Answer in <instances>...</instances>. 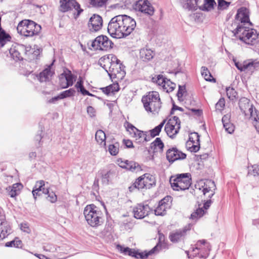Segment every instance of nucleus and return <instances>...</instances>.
Segmentation results:
<instances>
[{"label":"nucleus","instance_id":"obj_1","mask_svg":"<svg viewBox=\"0 0 259 259\" xmlns=\"http://www.w3.org/2000/svg\"><path fill=\"white\" fill-rule=\"evenodd\" d=\"M136 26L135 20L126 15H119L112 18L108 25V32L115 38L125 37L131 33Z\"/></svg>","mask_w":259,"mask_h":259},{"label":"nucleus","instance_id":"obj_2","mask_svg":"<svg viewBox=\"0 0 259 259\" xmlns=\"http://www.w3.org/2000/svg\"><path fill=\"white\" fill-rule=\"evenodd\" d=\"M234 35L248 45L253 46L259 42V33L254 29H249L239 24L233 31Z\"/></svg>","mask_w":259,"mask_h":259},{"label":"nucleus","instance_id":"obj_3","mask_svg":"<svg viewBox=\"0 0 259 259\" xmlns=\"http://www.w3.org/2000/svg\"><path fill=\"white\" fill-rule=\"evenodd\" d=\"M83 214L87 222L92 227H96L103 223L102 212L94 204L88 205L84 208Z\"/></svg>","mask_w":259,"mask_h":259},{"label":"nucleus","instance_id":"obj_4","mask_svg":"<svg viewBox=\"0 0 259 259\" xmlns=\"http://www.w3.org/2000/svg\"><path fill=\"white\" fill-rule=\"evenodd\" d=\"M142 102L147 111L158 113L161 107L159 94L157 92H149L142 97Z\"/></svg>","mask_w":259,"mask_h":259},{"label":"nucleus","instance_id":"obj_5","mask_svg":"<svg viewBox=\"0 0 259 259\" xmlns=\"http://www.w3.org/2000/svg\"><path fill=\"white\" fill-rule=\"evenodd\" d=\"M41 29L40 25L28 19L21 21L17 27L18 33L25 37H31L37 35Z\"/></svg>","mask_w":259,"mask_h":259},{"label":"nucleus","instance_id":"obj_6","mask_svg":"<svg viewBox=\"0 0 259 259\" xmlns=\"http://www.w3.org/2000/svg\"><path fill=\"white\" fill-rule=\"evenodd\" d=\"M191 175L189 173L178 174L171 176L169 182L174 190H185L188 189L191 184Z\"/></svg>","mask_w":259,"mask_h":259},{"label":"nucleus","instance_id":"obj_7","mask_svg":"<svg viewBox=\"0 0 259 259\" xmlns=\"http://www.w3.org/2000/svg\"><path fill=\"white\" fill-rule=\"evenodd\" d=\"M155 178L149 174H145L137 179L135 182L128 187V190L132 192L136 189L139 190L143 189H150L155 186Z\"/></svg>","mask_w":259,"mask_h":259},{"label":"nucleus","instance_id":"obj_8","mask_svg":"<svg viewBox=\"0 0 259 259\" xmlns=\"http://www.w3.org/2000/svg\"><path fill=\"white\" fill-rule=\"evenodd\" d=\"M159 246V244L154 246L150 251H145L144 252H139L137 251L133 250L128 247H124L120 245H117L116 246L117 249L120 251L121 253L125 255H128L130 256L135 257L136 258H140L141 259L146 258L148 256L152 255L157 250Z\"/></svg>","mask_w":259,"mask_h":259},{"label":"nucleus","instance_id":"obj_9","mask_svg":"<svg viewBox=\"0 0 259 259\" xmlns=\"http://www.w3.org/2000/svg\"><path fill=\"white\" fill-rule=\"evenodd\" d=\"M104 60L110 63L108 70H106L108 75L111 78L117 77V75L121 73V71L120 61L113 54L109 55L106 59L104 58Z\"/></svg>","mask_w":259,"mask_h":259},{"label":"nucleus","instance_id":"obj_10","mask_svg":"<svg viewBox=\"0 0 259 259\" xmlns=\"http://www.w3.org/2000/svg\"><path fill=\"white\" fill-rule=\"evenodd\" d=\"M32 49L30 46H25L23 45L12 46L9 50V53L15 61L23 60L22 53L26 56L32 53Z\"/></svg>","mask_w":259,"mask_h":259},{"label":"nucleus","instance_id":"obj_11","mask_svg":"<svg viewBox=\"0 0 259 259\" xmlns=\"http://www.w3.org/2000/svg\"><path fill=\"white\" fill-rule=\"evenodd\" d=\"M113 43L105 35L97 36L91 43L94 50L106 51L112 48Z\"/></svg>","mask_w":259,"mask_h":259},{"label":"nucleus","instance_id":"obj_12","mask_svg":"<svg viewBox=\"0 0 259 259\" xmlns=\"http://www.w3.org/2000/svg\"><path fill=\"white\" fill-rule=\"evenodd\" d=\"M60 4L59 10L62 12H66L74 9L77 12L75 18L83 11L80 5L75 0H60Z\"/></svg>","mask_w":259,"mask_h":259},{"label":"nucleus","instance_id":"obj_13","mask_svg":"<svg viewBox=\"0 0 259 259\" xmlns=\"http://www.w3.org/2000/svg\"><path fill=\"white\" fill-rule=\"evenodd\" d=\"M136 11L141 12L148 16H152L154 14V9L147 0H139L134 6Z\"/></svg>","mask_w":259,"mask_h":259},{"label":"nucleus","instance_id":"obj_14","mask_svg":"<svg viewBox=\"0 0 259 259\" xmlns=\"http://www.w3.org/2000/svg\"><path fill=\"white\" fill-rule=\"evenodd\" d=\"M239 106L240 110L245 116H252L257 110L253 105L250 103V100L246 98H241L239 101Z\"/></svg>","mask_w":259,"mask_h":259},{"label":"nucleus","instance_id":"obj_15","mask_svg":"<svg viewBox=\"0 0 259 259\" xmlns=\"http://www.w3.org/2000/svg\"><path fill=\"white\" fill-rule=\"evenodd\" d=\"M167 160L170 163L179 160H183L186 158V154L179 150L176 147H172L168 149L166 152Z\"/></svg>","mask_w":259,"mask_h":259},{"label":"nucleus","instance_id":"obj_16","mask_svg":"<svg viewBox=\"0 0 259 259\" xmlns=\"http://www.w3.org/2000/svg\"><path fill=\"white\" fill-rule=\"evenodd\" d=\"M198 185L200 186L199 188L200 190L202 189V191L204 195L208 193V197L210 198L214 195L213 190L215 189V185L213 181L210 180H206L205 182L200 181Z\"/></svg>","mask_w":259,"mask_h":259},{"label":"nucleus","instance_id":"obj_17","mask_svg":"<svg viewBox=\"0 0 259 259\" xmlns=\"http://www.w3.org/2000/svg\"><path fill=\"white\" fill-rule=\"evenodd\" d=\"M126 130L129 132L130 134L133 138H135V141L138 143H143V138L147 132H143L137 128L133 124L128 123Z\"/></svg>","mask_w":259,"mask_h":259},{"label":"nucleus","instance_id":"obj_18","mask_svg":"<svg viewBox=\"0 0 259 259\" xmlns=\"http://www.w3.org/2000/svg\"><path fill=\"white\" fill-rule=\"evenodd\" d=\"M102 17L98 15H93L90 19L88 27L91 31L96 32L100 30L102 26Z\"/></svg>","mask_w":259,"mask_h":259},{"label":"nucleus","instance_id":"obj_19","mask_svg":"<svg viewBox=\"0 0 259 259\" xmlns=\"http://www.w3.org/2000/svg\"><path fill=\"white\" fill-rule=\"evenodd\" d=\"M190 226L185 227L182 229L177 230L170 234L169 238L174 243H176L183 240L188 231L190 230Z\"/></svg>","mask_w":259,"mask_h":259},{"label":"nucleus","instance_id":"obj_20","mask_svg":"<svg viewBox=\"0 0 259 259\" xmlns=\"http://www.w3.org/2000/svg\"><path fill=\"white\" fill-rule=\"evenodd\" d=\"M150 209L148 205L138 204L133 209L134 217L137 219H142L148 214Z\"/></svg>","mask_w":259,"mask_h":259},{"label":"nucleus","instance_id":"obj_21","mask_svg":"<svg viewBox=\"0 0 259 259\" xmlns=\"http://www.w3.org/2000/svg\"><path fill=\"white\" fill-rule=\"evenodd\" d=\"M53 65V62L48 66L46 68L39 73L38 79L40 82H46L50 80L51 77L54 74V71L52 70Z\"/></svg>","mask_w":259,"mask_h":259},{"label":"nucleus","instance_id":"obj_22","mask_svg":"<svg viewBox=\"0 0 259 259\" xmlns=\"http://www.w3.org/2000/svg\"><path fill=\"white\" fill-rule=\"evenodd\" d=\"M235 18L237 20L240 21L243 24L248 23L250 24H251L249 21V15L247 12V9L245 8H241L238 10L237 13L235 16Z\"/></svg>","mask_w":259,"mask_h":259},{"label":"nucleus","instance_id":"obj_23","mask_svg":"<svg viewBox=\"0 0 259 259\" xmlns=\"http://www.w3.org/2000/svg\"><path fill=\"white\" fill-rule=\"evenodd\" d=\"M166 200L167 199L164 198L159 202L158 206L154 210L155 215H164L166 214V209L169 207V204L166 202Z\"/></svg>","mask_w":259,"mask_h":259},{"label":"nucleus","instance_id":"obj_24","mask_svg":"<svg viewBox=\"0 0 259 259\" xmlns=\"http://www.w3.org/2000/svg\"><path fill=\"white\" fill-rule=\"evenodd\" d=\"M67 72L66 77H65V81H63L61 83V88L66 89L73 84L75 80V76L71 73V71L68 69H66Z\"/></svg>","mask_w":259,"mask_h":259},{"label":"nucleus","instance_id":"obj_25","mask_svg":"<svg viewBox=\"0 0 259 259\" xmlns=\"http://www.w3.org/2000/svg\"><path fill=\"white\" fill-rule=\"evenodd\" d=\"M154 56L152 50L147 48L141 49L140 51V57L145 62H148L151 60Z\"/></svg>","mask_w":259,"mask_h":259},{"label":"nucleus","instance_id":"obj_26","mask_svg":"<svg viewBox=\"0 0 259 259\" xmlns=\"http://www.w3.org/2000/svg\"><path fill=\"white\" fill-rule=\"evenodd\" d=\"M183 7L189 11H195L197 9L199 0H182Z\"/></svg>","mask_w":259,"mask_h":259},{"label":"nucleus","instance_id":"obj_27","mask_svg":"<svg viewBox=\"0 0 259 259\" xmlns=\"http://www.w3.org/2000/svg\"><path fill=\"white\" fill-rule=\"evenodd\" d=\"M126 161L127 162L126 163L125 169L132 172H137L142 169L141 166L138 163L127 160Z\"/></svg>","mask_w":259,"mask_h":259},{"label":"nucleus","instance_id":"obj_28","mask_svg":"<svg viewBox=\"0 0 259 259\" xmlns=\"http://www.w3.org/2000/svg\"><path fill=\"white\" fill-rule=\"evenodd\" d=\"M114 172L112 170L101 172V181L103 184L107 185L109 184L110 180L114 176Z\"/></svg>","mask_w":259,"mask_h":259},{"label":"nucleus","instance_id":"obj_29","mask_svg":"<svg viewBox=\"0 0 259 259\" xmlns=\"http://www.w3.org/2000/svg\"><path fill=\"white\" fill-rule=\"evenodd\" d=\"M215 4L214 0H204V4L198 7L202 11L208 12L213 9L214 5Z\"/></svg>","mask_w":259,"mask_h":259},{"label":"nucleus","instance_id":"obj_30","mask_svg":"<svg viewBox=\"0 0 259 259\" xmlns=\"http://www.w3.org/2000/svg\"><path fill=\"white\" fill-rule=\"evenodd\" d=\"M45 182L42 180L37 181L32 190V194L34 199L36 198L37 195H39V192L42 191L43 192V188H45Z\"/></svg>","mask_w":259,"mask_h":259},{"label":"nucleus","instance_id":"obj_31","mask_svg":"<svg viewBox=\"0 0 259 259\" xmlns=\"http://www.w3.org/2000/svg\"><path fill=\"white\" fill-rule=\"evenodd\" d=\"M11 38L10 35L4 29H0V48L3 47L8 41H10Z\"/></svg>","mask_w":259,"mask_h":259},{"label":"nucleus","instance_id":"obj_32","mask_svg":"<svg viewBox=\"0 0 259 259\" xmlns=\"http://www.w3.org/2000/svg\"><path fill=\"white\" fill-rule=\"evenodd\" d=\"M166 124L177 127L175 133L178 134L179 133V130L181 128V121L178 117L176 116H173L168 120Z\"/></svg>","mask_w":259,"mask_h":259},{"label":"nucleus","instance_id":"obj_33","mask_svg":"<svg viewBox=\"0 0 259 259\" xmlns=\"http://www.w3.org/2000/svg\"><path fill=\"white\" fill-rule=\"evenodd\" d=\"M150 148L151 149H153L154 152L157 151V149L162 151L164 148V144L160 138H156L154 141L151 144Z\"/></svg>","mask_w":259,"mask_h":259},{"label":"nucleus","instance_id":"obj_34","mask_svg":"<svg viewBox=\"0 0 259 259\" xmlns=\"http://www.w3.org/2000/svg\"><path fill=\"white\" fill-rule=\"evenodd\" d=\"M95 139L100 144H103L104 146L106 145V135L102 130H99L96 132Z\"/></svg>","mask_w":259,"mask_h":259},{"label":"nucleus","instance_id":"obj_35","mask_svg":"<svg viewBox=\"0 0 259 259\" xmlns=\"http://www.w3.org/2000/svg\"><path fill=\"white\" fill-rule=\"evenodd\" d=\"M5 246L8 247H14L16 248H21L22 242L18 237H16L13 240L8 242L5 244Z\"/></svg>","mask_w":259,"mask_h":259},{"label":"nucleus","instance_id":"obj_36","mask_svg":"<svg viewBox=\"0 0 259 259\" xmlns=\"http://www.w3.org/2000/svg\"><path fill=\"white\" fill-rule=\"evenodd\" d=\"M202 75L204 76V79L209 81H213L215 82V79L213 76L211 75L207 68L204 66L202 67Z\"/></svg>","mask_w":259,"mask_h":259},{"label":"nucleus","instance_id":"obj_37","mask_svg":"<svg viewBox=\"0 0 259 259\" xmlns=\"http://www.w3.org/2000/svg\"><path fill=\"white\" fill-rule=\"evenodd\" d=\"M109 0H90V4L95 8H105Z\"/></svg>","mask_w":259,"mask_h":259},{"label":"nucleus","instance_id":"obj_38","mask_svg":"<svg viewBox=\"0 0 259 259\" xmlns=\"http://www.w3.org/2000/svg\"><path fill=\"white\" fill-rule=\"evenodd\" d=\"M43 193L48 195L47 199L51 203H54L57 201V195L53 191L50 192L48 189L43 188Z\"/></svg>","mask_w":259,"mask_h":259},{"label":"nucleus","instance_id":"obj_39","mask_svg":"<svg viewBox=\"0 0 259 259\" xmlns=\"http://www.w3.org/2000/svg\"><path fill=\"white\" fill-rule=\"evenodd\" d=\"M176 85L175 83L171 82L169 79H167L163 85V89L166 91V92L169 93L173 91L176 88Z\"/></svg>","mask_w":259,"mask_h":259},{"label":"nucleus","instance_id":"obj_40","mask_svg":"<svg viewBox=\"0 0 259 259\" xmlns=\"http://www.w3.org/2000/svg\"><path fill=\"white\" fill-rule=\"evenodd\" d=\"M177 127L174 126V125H170L166 124L164 127V130L166 133L167 135L170 137L172 138L174 136L177 134H175V131L176 130Z\"/></svg>","mask_w":259,"mask_h":259},{"label":"nucleus","instance_id":"obj_41","mask_svg":"<svg viewBox=\"0 0 259 259\" xmlns=\"http://www.w3.org/2000/svg\"><path fill=\"white\" fill-rule=\"evenodd\" d=\"M75 93V90L74 89L71 88L61 92L60 94V98L63 99L67 97L74 96Z\"/></svg>","mask_w":259,"mask_h":259},{"label":"nucleus","instance_id":"obj_42","mask_svg":"<svg viewBox=\"0 0 259 259\" xmlns=\"http://www.w3.org/2000/svg\"><path fill=\"white\" fill-rule=\"evenodd\" d=\"M119 146L118 143L110 145L108 147V151L110 154L113 156L116 155L119 152Z\"/></svg>","mask_w":259,"mask_h":259},{"label":"nucleus","instance_id":"obj_43","mask_svg":"<svg viewBox=\"0 0 259 259\" xmlns=\"http://www.w3.org/2000/svg\"><path fill=\"white\" fill-rule=\"evenodd\" d=\"M167 79V78L160 74L158 75L156 77L152 78L153 82H155L158 85L162 86V87Z\"/></svg>","mask_w":259,"mask_h":259},{"label":"nucleus","instance_id":"obj_44","mask_svg":"<svg viewBox=\"0 0 259 259\" xmlns=\"http://www.w3.org/2000/svg\"><path fill=\"white\" fill-rule=\"evenodd\" d=\"M254 121V126L259 133V111L255 110L252 116L250 117Z\"/></svg>","mask_w":259,"mask_h":259},{"label":"nucleus","instance_id":"obj_45","mask_svg":"<svg viewBox=\"0 0 259 259\" xmlns=\"http://www.w3.org/2000/svg\"><path fill=\"white\" fill-rule=\"evenodd\" d=\"M248 174L253 176H259V165L254 164L248 167Z\"/></svg>","mask_w":259,"mask_h":259},{"label":"nucleus","instance_id":"obj_46","mask_svg":"<svg viewBox=\"0 0 259 259\" xmlns=\"http://www.w3.org/2000/svg\"><path fill=\"white\" fill-rule=\"evenodd\" d=\"M205 213V210L203 208H198L195 211L193 212L191 215V219L194 220L195 219L199 218L203 215Z\"/></svg>","mask_w":259,"mask_h":259},{"label":"nucleus","instance_id":"obj_47","mask_svg":"<svg viewBox=\"0 0 259 259\" xmlns=\"http://www.w3.org/2000/svg\"><path fill=\"white\" fill-rule=\"evenodd\" d=\"M218 9L220 10L227 9L230 5V2H228L225 0H218Z\"/></svg>","mask_w":259,"mask_h":259},{"label":"nucleus","instance_id":"obj_48","mask_svg":"<svg viewBox=\"0 0 259 259\" xmlns=\"http://www.w3.org/2000/svg\"><path fill=\"white\" fill-rule=\"evenodd\" d=\"M235 65L240 71H245L246 70H248L249 65L247 64V62H244L242 64L238 62L235 61Z\"/></svg>","mask_w":259,"mask_h":259},{"label":"nucleus","instance_id":"obj_49","mask_svg":"<svg viewBox=\"0 0 259 259\" xmlns=\"http://www.w3.org/2000/svg\"><path fill=\"white\" fill-rule=\"evenodd\" d=\"M186 147L191 152H196L200 148L199 143H198V145H194V144H191V143L187 142Z\"/></svg>","mask_w":259,"mask_h":259},{"label":"nucleus","instance_id":"obj_50","mask_svg":"<svg viewBox=\"0 0 259 259\" xmlns=\"http://www.w3.org/2000/svg\"><path fill=\"white\" fill-rule=\"evenodd\" d=\"M226 93L230 99L233 100L237 95V93L233 88H228L226 89Z\"/></svg>","mask_w":259,"mask_h":259},{"label":"nucleus","instance_id":"obj_51","mask_svg":"<svg viewBox=\"0 0 259 259\" xmlns=\"http://www.w3.org/2000/svg\"><path fill=\"white\" fill-rule=\"evenodd\" d=\"M195 139L197 141V143H199V135L197 133L195 132L191 133L189 136V141L187 142L191 143V144H194L195 143Z\"/></svg>","mask_w":259,"mask_h":259},{"label":"nucleus","instance_id":"obj_52","mask_svg":"<svg viewBox=\"0 0 259 259\" xmlns=\"http://www.w3.org/2000/svg\"><path fill=\"white\" fill-rule=\"evenodd\" d=\"M247 64L248 65V70L252 71L254 69H256L259 67V61H251L249 62H247Z\"/></svg>","mask_w":259,"mask_h":259},{"label":"nucleus","instance_id":"obj_53","mask_svg":"<svg viewBox=\"0 0 259 259\" xmlns=\"http://www.w3.org/2000/svg\"><path fill=\"white\" fill-rule=\"evenodd\" d=\"M186 92V88L185 85H179V90L178 91V93L177 94V96L178 97V98L179 100H180V99L182 98L184 93Z\"/></svg>","mask_w":259,"mask_h":259},{"label":"nucleus","instance_id":"obj_54","mask_svg":"<svg viewBox=\"0 0 259 259\" xmlns=\"http://www.w3.org/2000/svg\"><path fill=\"white\" fill-rule=\"evenodd\" d=\"M225 100L224 98H221L215 104L217 110H222L225 106Z\"/></svg>","mask_w":259,"mask_h":259},{"label":"nucleus","instance_id":"obj_55","mask_svg":"<svg viewBox=\"0 0 259 259\" xmlns=\"http://www.w3.org/2000/svg\"><path fill=\"white\" fill-rule=\"evenodd\" d=\"M161 130L158 126L155 127L153 129L150 130L149 132L152 137H155L156 136L159 135Z\"/></svg>","mask_w":259,"mask_h":259},{"label":"nucleus","instance_id":"obj_56","mask_svg":"<svg viewBox=\"0 0 259 259\" xmlns=\"http://www.w3.org/2000/svg\"><path fill=\"white\" fill-rule=\"evenodd\" d=\"M7 192L8 193V195L12 198L15 197L16 196L18 195L19 194L17 192V190L13 189L11 187V186H9L7 188Z\"/></svg>","mask_w":259,"mask_h":259},{"label":"nucleus","instance_id":"obj_57","mask_svg":"<svg viewBox=\"0 0 259 259\" xmlns=\"http://www.w3.org/2000/svg\"><path fill=\"white\" fill-rule=\"evenodd\" d=\"M224 127L225 128V131L229 134L233 133L235 129V126L231 122L228 123L227 125L226 126H224Z\"/></svg>","mask_w":259,"mask_h":259},{"label":"nucleus","instance_id":"obj_58","mask_svg":"<svg viewBox=\"0 0 259 259\" xmlns=\"http://www.w3.org/2000/svg\"><path fill=\"white\" fill-rule=\"evenodd\" d=\"M231 118V114H227L225 115L222 119L223 126H226L227 125V123L230 122V120Z\"/></svg>","mask_w":259,"mask_h":259},{"label":"nucleus","instance_id":"obj_59","mask_svg":"<svg viewBox=\"0 0 259 259\" xmlns=\"http://www.w3.org/2000/svg\"><path fill=\"white\" fill-rule=\"evenodd\" d=\"M78 92H80L83 95H88L89 96H94V95L90 93L88 91H87L83 87V85L78 89H77Z\"/></svg>","mask_w":259,"mask_h":259},{"label":"nucleus","instance_id":"obj_60","mask_svg":"<svg viewBox=\"0 0 259 259\" xmlns=\"http://www.w3.org/2000/svg\"><path fill=\"white\" fill-rule=\"evenodd\" d=\"M12 188L17 190V192L18 194L20 193L21 190L23 188V185L21 183H15L11 186Z\"/></svg>","mask_w":259,"mask_h":259},{"label":"nucleus","instance_id":"obj_61","mask_svg":"<svg viewBox=\"0 0 259 259\" xmlns=\"http://www.w3.org/2000/svg\"><path fill=\"white\" fill-rule=\"evenodd\" d=\"M67 72H66V69L64 70V71L62 73H61L59 76V83L61 87V83L63 81H65V77H66L67 75Z\"/></svg>","mask_w":259,"mask_h":259},{"label":"nucleus","instance_id":"obj_62","mask_svg":"<svg viewBox=\"0 0 259 259\" xmlns=\"http://www.w3.org/2000/svg\"><path fill=\"white\" fill-rule=\"evenodd\" d=\"M109 87H111L110 88L111 94H113L114 92H117L119 90V87L117 83L109 85Z\"/></svg>","mask_w":259,"mask_h":259},{"label":"nucleus","instance_id":"obj_63","mask_svg":"<svg viewBox=\"0 0 259 259\" xmlns=\"http://www.w3.org/2000/svg\"><path fill=\"white\" fill-rule=\"evenodd\" d=\"M87 112L91 117H93L95 115V111L94 108L92 106H89L87 108Z\"/></svg>","mask_w":259,"mask_h":259},{"label":"nucleus","instance_id":"obj_64","mask_svg":"<svg viewBox=\"0 0 259 259\" xmlns=\"http://www.w3.org/2000/svg\"><path fill=\"white\" fill-rule=\"evenodd\" d=\"M111 87H109V85L105 87V88H100V90L106 95H110L111 94V90H110V88Z\"/></svg>","mask_w":259,"mask_h":259}]
</instances>
